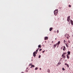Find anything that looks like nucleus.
<instances>
[{"instance_id":"1","label":"nucleus","mask_w":73,"mask_h":73,"mask_svg":"<svg viewBox=\"0 0 73 73\" xmlns=\"http://www.w3.org/2000/svg\"><path fill=\"white\" fill-rule=\"evenodd\" d=\"M39 49V48H38V49L36 50V51H35L33 53V56L34 57H36V54H37V52L38 51V50Z\"/></svg>"},{"instance_id":"2","label":"nucleus","mask_w":73,"mask_h":73,"mask_svg":"<svg viewBox=\"0 0 73 73\" xmlns=\"http://www.w3.org/2000/svg\"><path fill=\"white\" fill-rule=\"evenodd\" d=\"M58 9L54 11V15H57L58 13Z\"/></svg>"},{"instance_id":"3","label":"nucleus","mask_w":73,"mask_h":73,"mask_svg":"<svg viewBox=\"0 0 73 73\" xmlns=\"http://www.w3.org/2000/svg\"><path fill=\"white\" fill-rule=\"evenodd\" d=\"M67 20V21H68V22L70 21V16L68 17Z\"/></svg>"},{"instance_id":"4","label":"nucleus","mask_w":73,"mask_h":73,"mask_svg":"<svg viewBox=\"0 0 73 73\" xmlns=\"http://www.w3.org/2000/svg\"><path fill=\"white\" fill-rule=\"evenodd\" d=\"M48 36H46L44 37V40H48Z\"/></svg>"},{"instance_id":"5","label":"nucleus","mask_w":73,"mask_h":73,"mask_svg":"<svg viewBox=\"0 0 73 73\" xmlns=\"http://www.w3.org/2000/svg\"><path fill=\"white\" fill-rule=\"evenodd\" d=\"M70 22H71V25H72L73 26V21H72V20L71 19L70 20Z\"/></svg>"},{"instance_id":"6","label":"nucleus","mask_w":73,"mask_h":73,"mask_svg":"<svg viewBox=\"0 0 73 73\" xmlns=\"http://www.w3.org/2000/svg\"><path fill=\"white\" fill-rule=\"evenodd\" d=\"M66 54V52H65V53L64 52L63 53V54L62 55V56L63 57V56H64V55H65V54Z\"/></svg>"},{"instance_id":"7","label":"nucleus","mask_w":73,"mask_h":73,"mask_svg":"<svg viewBox=\"0 0 73 73\" xmlns=\"http://www.w3.org/2000/svg\"><path fill=\"white\" fill-rule=\"evenodd\" d=\"M67 53H68L67 55H70V51H68L67 52Z\"/></svg>"},{"instance_id":"8","label":"nucleus","mask_w":73,"mask_h":73,"mask_svg":"<svg viewBox=\"0 0 73 73\" xmlns=\"http://www.w3.org/2000/svg\"><path fill=\"white\" fill-rule=\"evenodd\" d=\"M69 36V34H66L65 35V36L66 37L67 36Z\"/></svg>"},{"instance_id":"9","label":"nucleus","mask_w":73,"mask_h":73,"mask_svg":"<svg viewBox=\"0 0 73 73\" xmlns=\"http://www.w3.org/2000/svg\"><path fill=\"white\" fill-rule=\"evenodd\" d=\"M66 56L67 58L69 59L70 58L69 56V55H66Z\"/></svg>"},{"instance_id":"10","label":"nucleus","mask_w":73,"mask_h":73,"mask_svg":"<svg viewBox=\"0 0 73 73\" xmlns=\"http://www.w3.org/2000/svg\"><path fill=\"white\" fill-rule=\"evenodd\" d=\"M33 68H34L35 65H32L31 67H30V68H33Z\"/></svg>"},{"instance_id":"11","label":"nucleus","mask_w":73,"mask_h":73,"mask_svg":"<svg viewBox=\"0 0 73 73\" xmlns=\"http://www.w3.org/2000/svg\"><path fill=\"white\" fill-rule=\"evenodd\" d=\"M53 29V28L51 27V28H50V31H52V30Z\"/></svg>"},{"instance_id":"12","label":"nucleus","mask_w":73,"mask_h":73,"mask_svg":"<svg viewBox=\"0 0 73 73\" xmlns=\"http://www.w3.org/2000/svg\"><path fill=\"white\" fill-rule=\"evenodd\" d=\"M58 45H59V44H60V41H59L58 42V43H57Z\"/></svg>"},{"instance_id":"13","label":"nucleus","mask_w":73,"mask_h":73,"mask_svg":"<svg viewBox=\"0 0 73 73\" xmlns=\"http://www.w3.org/2000/svg\"><path fill=\"white\" fill-rule=\"evenodd\" d=\"M56 45H57V44H55L54 45V48H55L56 47Z\"/></svg>"},{"instance_id":"14","label":"nucleus","mask_w":73,"mask_h":73,"mask_svg":"<svg viewBox=\"0 0 73 73\" xmlns=\"http://www.w3.org/2000/svg\"><path fill=\"white\" fill-rule=\"evenodd\" d=\"M32 63L30 64L29 65V66H32Z\"/></svg>"},{"instance_id":"15","label":"nucleus","mask_w":73,"mask_h":73,"mask_svg":"<svg viewBox=\"0 0 73 73\" xmlns=\"http://www.w3.org/2000/svg\"><path fill=\"white\" fill-rule=\"evenodd\" d=\"M65 45H66L67 47H69V45H68V44H66V43L65 44Z\"/></svg>"},{"instance_id":"16","label":"nucleus","mask_w":73,"mask_h":73,"mask_svg":"<svg viewBox=\"0 0 73 73\" xmlns=\"http://www.w3.org/2000/svg\"><path fill=\"white\" fill-rule=\"evenodd\" d=\"M38 48H41V45L40 44L38 46Z\"/></svg>"},{"instance_id":"17","label":"nucleus","mask_w":73,"mask_h":73,"mask_svg":"<svg viewBox=\"0 0 73 73\" xmlns=\"http://www.w3.org/2000/svg\"><path fill=\"white\" fill-rule=\"evenodd\" d=\"M65 65H67V66H68L69 65L67 64V63H65Z\"/></svg>"},{"instance_id":"18","label":"nucleus","mask_w":73,"mask_h":73,"mask_svg":"<svg viewBox=\"0 0 73 73\" xmlns=\"http://www.w3.org/2000/svg\"><path fill=\"white\" fill-rule=\"evenodd\" d=\"M63 48H64V49L65 50L66 49V48L65 46H64Z\"/></svg>"},{"instance_id":"19","label":"nucleus","mask_w":73,"mask_h":73,"mask_svg":"<svg viewBox=\"0 0 73 73\" xmlns=\"http://www.w3.org/2000/svg\"><path fill=\"white\" fill-rule=\"evenodd\" d=\"M58 32H59V31L58 30L57 31V33H58Z\"/></svg>"},{"instance_id":"20","label":"nucleus","mask_w":73,"mask_h":73,"mask_svg":"<svg viewBox=\"0 0 73 73\" xmlns=\"http://www.w3.org/2000/svg\"><path fill=\"white\" fill-rule=\"evenodd\" d=\"M40 57H41V55H39L38 56L39 58H40Z\"/></svg>"},{"instance_id":"21","label":"nucleus","mask_w":73,"mask_h":73,"mask_svg":"<svg viewBox=\"0 0 73 73\" xmlns=\"http://www.w3.org/2000/svg\"><path fill=\"white\" fill-rule=\"evenodd\" d=\"M62 69L63 70H65V69H64V68H62Z\"/></svg>"},{"instance_id":"22","label":"nucleus","mask_w":73,"mask_h":73,"mask_svg":"<svg viewBox=\"0 0 73 73\" xmlns=\"http://www.w3.org/2000/svg\"><path fill=\"white\" fill-rule=\"evenodd\" d=\"M47 72H50V70L48 69Z\"/></svg>"},{"instance_id":"23","label":"nucleus","mask_w":73,"mask_h":73,"mask_svg":"<svg viewBox=\"0 0 73 73\" xmlns=\"http://www.w3.org/2000/svg\"><path fill=\"white\" fill-rule=\"evenodd\" d=\"M62 58H65V56H63Z\"/></svg>"},{"instance_id":"24","label":"nucleus","mask_w":73,"mask_h":73,"mask_svg":"<svg viewBox=\"0 0 73 73\" xmlns=\"http://www.w3.org/2000/svg\"><path fill=\"white\" fill-rule=\"evenodd\" d=\"M37 69H38V68L36 67L35 68V70H37Z\"/></svg>"},{"instance_id":"25","label":"nucleus","mask_w":73,"mask_h":73,"mask_svg":"<svg viewBox=\"0 0 73 73\" xmlns=\"http://www.w3.org/2000/svg\"><path fill=\"white\" fill-rule=\"evenodd\" d=\"M58 65H60V64H61V63L58 62Z\"/></svg>"},{"instance_id":"26","label":"nucleus","mask_w":73,"mask_h":73,"mask_svg":"<svg viewBox=\"0 0 73 73\" xmlns=\"http://www.w3.org/2000/svg\"><path fill=\"white\" fill-rule=\"evenodd\" d=\"M68 7H71V5H68Z\"/></svg>"},{"instance_id":"27","label":"nucleus","mask_w":73,"mask_h":73,"mask_svg":"<svg viewBox=\"0 0 73 73\" xmlns=\"http://www.w3.org/2000/svg\"><path fill=\"white\" fill-rule=\"evenodd\" d=\"M41 50H42V49H40L39 51H41Z\"/></svg>"},{"instance_id":"28","label":"nucleus","mask_w":73,"mask_h":73,"mask_svg":"<svg viewBox=\"0 0 73 73\" xmlns=\"http://www.w3.org/2000/svg\"><path fill=\"white\" fill-rule=\"evenodd\" d=\"M44 52H45V50L43 51L42 52V53H44Z\"/></svg>"},{"instance_id":"29","label":"nucleus","mask_w":73,"mask_h":73,"mask_svg":"<svg viewBox=\"0 0 73 73\" xmlns=\"http://www.w3.org/2000/svg\"><path fill=\"white\" fill-rule=\"evenodd\" d=\"M65 42H66V41H65V40H64V43H65Z\"/></svg>"},{"instance_id":"30","label":"nucleus","mask_w":73,"mask_h":73,"mask_svg":"<svg viewBox=\"0 0 73 73\" xmlns=\"http://www.w3.org/2000/svg\"><path fill=\"white\" fill-rule=\"evenodd\" d=\"M66 38L68 39L69 38V37L68 36H66Z\"/></svg>"},{"instance_id":"31","label":"nucleus","mask_w":73,"mask_h":73,"mask_svg":"<svg viewBox=\"0 0 73 73\" xmlns=\"http://www.w3.org/2000/svg\"><path fill=\"white\" fill-rule=\"evenodd\" d=\"M63 50H64V51L65 50V49H64V48H63Z\"/></svg>"},{"instance_id":"32","label":"nucleus","mask_w":73,"mask_h":73,"mask_svg":"<svg viewBox=\"0 0 73 73\" xmlns=\"http://www.w3.org/2000/svg\"><path fill=\"white\" fill-rule=\"evenodd\" d=\"M39 69H40V70H41V68H39Z\"/></svg>"},{"instance_id":"33","label":"nucleus","mask_w":73,"mask_h":73,"mask_svg":"<svg viewBox=\"0 0 73 73\" xmlns=\"http://www.w3.org/2000/svg\"><path fill=\"white\" fill-rule=\"evenodd\" d=\"M69 65L67 66V68H69Z\"/></svg>"},{"instance_id":"34","label":"nucleus","mask_w":73,"mask_h":73,"mask_svg":"<svg viewBox=\"0 0 73 73\" xmlns=\"http://www.w3.org/2000/svg\"><path fill=\"white\" fill-rule=\"evenodd\" d=\"M56 31H54V32L55 33H56Z\"/></svg>"},{"instance_id":"35","label":"nucleus","mask_w":73,"mask_h":73,"mask_svg":"<svg viewBox=\"0 0 73 73\" xmlns=\"http://www.w3.org/2000/svg\"><path fill=\"white\" fill-rule=\"evenodd\" d=\"M58 46H57V48H58Z\"/></svg>"},{"instance_id":"36","label":"nucleus","mask_w":73,"mask_h":73,"mask_svg":"<svg viewBox=\"0 0 73 73\" xmlns=\"http://www.w3.org/2000/svg\"><path fill=\"white\" fill-rule=\"evenodd\" d=\"M53 41H52V43H53Z\"/></svg>"},{"instance_id":"37","label":"nucleus","mask_w":73,"mask_h":73,"mask_svg":"<svg viewBox=\"0 0 73 73\" xmlns=\"http://www.w3.org/2000/svg\"><path fill=\"white\" fill-rule=\"evenodd\" d=\"M55 39V40H56V38Z\"/></svg>"},{"instance_id":"38","label":"nucleus","mask_w":73,"mask_h":73,"mask_svg":"<svg viewBox=\"0 0 73 73\" xmlns=\"http://www.w3.org/2000/svg\"><path fill=\"white\" fill-rule=\"evenodd\" d=\"M45 42H46V41H45Z\"/></svg>"},{"instance_id":"39","label":"nucleus","mask_w":73,"mask_h":73,"mask_svg":"<svg viewBox=\"0 0 73 73\" xmlns=\"http://www.w3.org/2000/svg\"><path fill=\"white\" fill-rule=\"evenodd\" d=\"M69 24H70V23H69Z\"/></svg>"}]
</instances>
